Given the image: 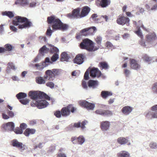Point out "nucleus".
Returning a JSON list of instances; mask_svg holds the SVG:
<instances>
[{"label": "nucleus", "instance_id": "44", "mask_svg": "<svg viewBox=\"0 0 157 157\" xmlns=\"http://www.w3.org/2000/svg\"><path fill=\"white\" fill-rule=\"evenodd\" d=\"M59 58V55L57 53L54 54L51 58L52 63L56 61Z\"/></svg>", "mask_w": 157, "mask_h": 157}, {"label": "nucleus", "instance_id": "51", "mask_svg": "<svg viewBox=\"0 0 157 157\" xmlns=\"http://www.w3.org/2000/svg\"><path fill=\"white\" fill-rule=\"evenodd\" d=\"M48 65H45L44 63H43V62H42V63H40L39 66V67H38V70L41 71L43 70L45 67L48 66Z\"/></svg>", "mask_w": 157, "mask_h": 157}, {"label": "nucleus", "instance_id": "11", "mask_svg": "<svg viewBox=\"0 0 157 157\" xmlns=\"http://www.w3.org/2000/svg\"><path fill=\"white\" fill-rule=\"evenodd\" d=\"M110 0H97L96 1L97 6L102 8L107 7L110 4Z\"/></svg>", "mask_w": 157, "mask_h": 157}, {"label": "nucleus", "instance_id": "24", "mask_svg": "<svg viewBox=\"0 0 157 157\" xmlns=\"http://www.w3.org/2000/svg\"><path fill=\"white\" fill-rule=\"evenodd\" d=\"M36 130L34 129L27 128L24 132V134L26 136H28L30 134H33L35 132Z\"/></svg>", "mask_w": 157, "mask_h": 157}, {"label": "nucleus", "instance_id": "48", "mask_svg": "<svg viewBox=\"0 0 157 157\" xmlns=\"http://www.w3.org/2000/svg\"><path fill=\"white\" fill-rule=\"evenodd\" d=\"M48 46H50L51 47V48L50 49H58V48H57L55 47H54L53 46H52L51 44H47L46 45H44L42 47L40 48V49H49V48H47V47Z\"/></svg>", "mask_w": 157, "mask_h": 157}, {"label": "nucleus", "instance_id": "13", "mask_svg": "<svg viewBox=\"0 0 157 157\" xmlns=\"http://www.w3.org/2000/svg\"><path fill=\"white\" fill-rule=\"evenodd\" d=\"M101 75V73L98 68L94 67L91 71L90 76L94 78L95 77L98 78Z\"/></svg>", "mask_w": 157, "mask_h": 157}, {"label": "nucleus", "instance_id": "5", "mask_svg": "<svg viewBox=\"0 0 157 157\" xmlns=\"http://www.w3.org/2000/svg\"><path fill=\"white\" fill-rule=\"evenodd\" d=\"M40 99L36 100L34 103V104L39 109H42L46 107L49 105V103L45 100Z\"/></svg>", "mask_w": 157, "mask_h": 157}, {"label": "nucleus", "instance_id": "37", "mask_svg": "<svg viewBox=\"0 0 157 157\" xmlns=\"http://www.w3.org/2000/svg\"><path fill=\"white\" fill-rule=\"evenodd\" d=\"M139 43L141 46L145 47L147 48L150 47V45L148 44V43L147 41L146 42H144L143 38L142 39L141 38L140 40L139 41Z\"/></svg>", "mask_w": 157, "mask_h": 157}, {"label": "nucleus", "instance_id": "18", "mask_svg": "<svg viewBox=\"0 0 157 157\" xmlns=\"http://www.w3.org/2000/svg\"><path fill=\"white\" fill-rule=\"evenodd\" d=\"M110 127V122L108 121H102L101 123V127L103 131H107Z\"/></svg>", "mask_w": 157, "mask_h": 157}, {"label": "nucleus", "instance_id": "54", "mask_svg": "<svg viewBox=\"0 0 157 157\" xmlns=\"http://www.w3.org/2000/svg\"><path fill=\"white\" fill-rule=\"evenodd\" d=\"M98 16V15L97 14L94 13L92 15L91 18H92L93 20L95 22H98V19L97 18Z\"/></svg>", "mask_w": 157, "mask_h": 157}, {"label": "nucleus", "instance_id": "33", "mask_svg": "<svg viewBox=\"0 0 157 157\" xmlns=\"http://www.w3.org/2000/svg\"><path fill=\"white\" fill-rule=\"evenodd\" d=\"M2 14L3 16H7L10 18H12L14 16L13 13L10 11L3 12H2Z\"/></svg>", "mask_w": 157, "mask_h": 157}, {"label": "nucleus", "instance_id": "1", "mask_svg": "<svg viewBox=\"0 0 157 157\" xmlns=\"http://www.w3.org/2000/svg\"><path fill=\"white\" fill-rule=\"evenodd\" d=\"M15 18L13 21V24L15 25H18L19 29H26L30 26L31 23L26 17L18 16Z\"/></svg>", "mask_w": 157, "mask_h": 157}, {"label": "nucleus", "instance_id": "15", "mask_svg": "<svg viewBox=\"0 0 157 157\" xmlns=\"http://www.w3.org/2000/svg\"><path fill=\"white\" fill-rule=\"evenodd\" d=\"M60 70L57 69H53L52 70H48L47 73H49V75L52 76L54 81L55 80L56 77L59 75L60 74Z\"/></svg>", "mask_w": 157, "mask_h": 157}, {"label": "nucleus", "instance_id": "43", "mask_svg": "<svg viewBox=\"0 0 157 157\" xmlns=\"http://www.w3.org/2000/svg\"><path fill=\"white\" fill-rule=\"evenodd\" d=\"M137 30L135 31V33L141 39H142L143 38V36L140 27L138 26L137 27Z\"/></svg>", "mask_w": 157, "mask_h": 157}, {"label": "nucleus", "instance_id": "30", "mask_svg": "<svg viewBox=\"0 0 157 157\" xmlns=\"http://www.w3.org/2000/svg\"><path fill=\"white\" fill-rule=\"evenodd\" d=\"M36 82L40 84H44L46 82L45 80L42 77L39 76L36 78Z\"/></svg>", "mask_w": 157, "mask_h": 157}, {"label": "nucleus", "instance_id": "41", "mask_svg": "<svg viewBox=\"0 0 157 157\" xmlns=\"http://www.w3.org/2000/svg\"><path fill=\"white\" fill-rule=\"evenodd\" d=\"M99 64L102 69H107L108 68V65L105 62H101L99 63Z\"/></svg>", "mask_w": 157, "mask_h": 157}, {"label": "nucleus", "instance_id": "10", "mask_svg": "<svg viewBox=\"0 0 157 157\" xmlns=\"http://www.w3.org/2000/svg\"><path fill=\"white\" fill-rule=\"evenodd\" d=\"M85 56L82 54L77 55L74 59L73 62L74 63L80 65L83 63Z\"/></svg>", "mask_w": 157, "mask_h": 157}, {"label": "nucleus", "instance_id": "28", "mask_svg": "<svg viewBox=\"0 0 157 157\" xmlns=\"http://www.w3.org/2000/svg\"><path fill=\"white\" fill-rule=\"evenodd\" d=\"M130 154L128 152L125 151H122L117 154L118 157H129Z\"/></svg>", "mask_w": 157, "mask_h": 157}, {"label": "nucleus", "instance_id": "62", "mask_svg": "<svg viewBox=\"0 0 157 157\" xmlns=\"http://www.w3.org/2000/svg\"><path fill=\"white\" fill-rule=\"evenodd\" d=\"M88 123L87 121L86 120L84 121H82V122H81V128L83 130L86 127L85 125L87 123Z\"/></svg>", "mask_w": 157, "mask_h": 157}, {"label": "nucleus", "instance_id": "9", "mask_svg": "<svg viewBox=\"0 0 157 157\" xmlns=\"http://www.w3.org/2000/svg\"><path fill=\"white\" fill-rule=\"evenodd\" d=\"M129 19L128 17L122 16H119L117 20V22L119 25H124L125 24H129Z\"/></svg>", "mask_w": 157, "mask_h": 157}, {"label": "nucleus", "instance_id": "2", "mask_svg": "<svg viewBox=\"0 0 157 157\" xmlns=\"http://www.w3.org/2000/svg\"><path fill=\"white\" fill-rule=\"evenodd\" d=\"M45 93L39 91L32 90L29 92V96L30 98L36 101V100L44 98Z\"/></svg>", "mask_w": 157, "mask_h": 157}, {"label": "nucleus", "instance_id": "55", "mask_svg": "<svg viewBox=\"0 0 157 157\" xmlns=\"http://www.w3.org/2000/svg\"><path fill=\"white\" fill-rule=\"evenodd\" d=\"M104 110H102L101 109H99L95 111V113L97 114L104 116Z\"/></svg>", "mask_w": 157, "mask_h": 157}, {"label": "nucleus", "instance_id": "50", "mask_svg": "<svg viewBox=\"0 0 157 157\" xmlns=\"http://www.w3.org/2000/svg\"><path fill=\"white\" fill-rule=\"evenodd\" d=\"M44 99H46L48 100H51V101L52 102H54L55 101V99L53 98H51L47 94L45 93L44 95Z\"/></svg>", "mask_w": 157, "mask_h": 157}, {"label": "nucleus", "instance_id": "12", "mask_svg": "<svg viewBox=\"0 0 157 157\" xmlns=\"http://www.w3.org/2000/svg\"><path fill=\"white\" fill-rule=\"evenodd\" d=\"M146 41L151 46V44L157 39L155 34L154 33H149L146 36Z\"/></svg>", "mask_w": 157, "mask_h": 157}, {"label": "nucleus", "instance_id": "32", "mask_svg": "<svg viewBox=\"0 0 157 157\" xmlns=\"http://www.w3.org/2000/svg\"><path fill=\"white\" fill-rule=\"evenodd\" d=\"M14 50H0V54H4L6 55H12Z\"/></svg>", "mask_w": 157, "mask_h": 157}, {"label": "nucleus", "instance_id": "31", "mask_svg": "<svg viewBox=\"0 0 157 157\" xmlns=\"http://www.w3.org/2000/svg\"><path fill=\"white\" fill-rule=\"evenodd\" d=\"M58 18L56 17L54 15H52L50 17H47V22L48 24H51L54 23L55 20Z\"/></svg>", "mask_w": 157, "mask_h": 157}, {"label": "nucleus", "instance_id": "19", "mask_svg": "<svg viewBox=\"0 0 157 157\" xmlns=\"http://www.w3.org/2000/svg\"><path fill=\"white\" fill-rule=\"evenodd\" d=\"M133 108L130 106H127L124 107L121 109L122 112L126 115H129L132 112Z\"/></svg>", "mask_w": 157, "mask_h": 157}, {"label": "nucleus", "instance_id": "21", "mask_svg": "<svg viewBox=\"0 0 157 157\" xmlns=\"http://www.w3.org/2000/svg\"><path fill=\"white\" fill-rule=\"evenodd\" d=\"M70 58V57L69 54L67 53V52H63L61 54V61L68 62L69 61V60Z\"/></svg>", "mask_w": 157, "mask_h": 157}, {"label": "nucleus", "instance_id": "53", "mask_svg": "<svg viewBox=\"0 0 157 157\" xmlns=\"http://www.w3.org/2000/svg\"><path fill=\"white\" fill-rule=\"evenodd\" d=\"M14 130V132L15 133L17 134H21L23 132L22 129H21L19 127L17 128Z\"/></svg>", "mask_w": 157, "mask_h": 157}, {"label": "nucleus", "instance_id": "38", "mask_svg": "<svg viewBox=\"0 0 157 157\" xmlns=\"http://www.w3.org/2000/svg\"><path fill=\"white\" fill-rule=\"evenodd\" d=\"M85 138L83 136H80L78 137L77 143L81 145H82L85 141Z\"/></svg>", "mask_w": 157, "mask_h": 157}, {"label": "nucleus", "instance_id": "63", "mask_svg": "<svg viewBox=\"0 0 157 157\" xmlns=\"http://www.w3.org/2000/svg\"><path fill=\"white\" fill-rule=\"evenodd\" d=\"M124 73L126 77H128L131 73L130 71L127 69H125L124 70Z\"/></svg>", "mask_w": 157, "mask_h": 157}, {"label": "nucleus", "instance_id": "58", "mask_svg": "<svg viewBox=\"0 0 157 157\" xmlns=\"http://www.w3.org/2000/svg\"><path fill=\"white\" fill-rule=\"evenodd\" d=\"M54 85L55 84L53 82H49L46 83V86L51 89L54 88Z\"/></svg>", "mask_w": 157, "mask_h": 157}, {"label": "nucleus", "instance_id": "61", "mask_svg": "<svg viewBox=\"0 0 157 157\" xmlns=\"http://www.w3.org/2000/svg\"><path fill=\"white\" fill-rule=\"evenodd\" d=\"M105 46L108 48H114L113 44L109 41H107L106 42Z\"/></svg>", "mask_w": 157, "mask_h": 157}, {"label": "nucleus", "instance_id": "4", "mask_svg": "<svg viewBox=\"0 0 157 157\" xmlns=\"http://www.w3.org/2000/svg\"><path fill=\"white\" fill-rule=\"evenodd\" d=\"M68 27L67 25L63 24L58 18L55 20L52 25V29L53 30H65L67 29Z\"/></svg>", "mask_w": 157, "mask_h": 157}, {"label": "nucleus", "instance_id": "20", "mask_svg": "<svg viewBox=\"0 0 157 157\" xmlns=\"http://www.w3.org/2000/svg\"><path fill=\"white\" fill-rule=\"evenodd\" d=\"M71 105H68L67 107L63 108L61 110L62 113V116L63 117H67L69 116L70 113V108Z\"/></svg>", "mask_w": 157, "mask_h": 157}, {"label": "nucleus", "instance_id": "42", "mask_svg": "<svg viewBox=\"0 0 157 157\" xmlns=\"http://www.w3.org/2000/svg\"><path fill=\"white\" fill-rule=\"evenodd\" d=\"M81 122L80 121L77 123H74L73 124H71L69 125V127L71 128H79L81 127Z\"/></svg>", "mask_w": 157, "mask_h": 157}, {"label": "nucleus", "instance_id": "64", "mask_svg": "<svg viewBox=\"0 0 157 157\" xmlns=\"http://www.w3.org/2000/svg\"><path fill=\"white\" fill-rule=\"evenodd\" d=\"M27 127V125L25 123H21L20 125V128L21 129H22V130L26 129Z\"/></svg>", "mask_w": 157, "mask_h": 157}, {"label": "nucleus", "instance_id": "29", "mask_svg": "<svg viewBox=\"0 0 157 157\" xmlns=\"http://www.w3.org/2000/svg\"><path fill=\"white\" fill-rule=\"evenodd\" d=\"M18 3L20 4L22 6H25L28 5L29 3V0H18L15 2V4H17Z\"/></svg>", "mask_w": 157, "mask_h": 157}, {"label": "nucleus", "instance_id": "7", "mask_svg": "<svg viewBox=\"0 0 157 157\" xmlns=\"http://www.w3.org/2000/svg\"><path fill=\"white\" fill-rule=\"evenodd\" d=\"M79 104L88 109L93 110L95 107V104L91 103L85 100L80 101H79Z\"/></svg>", "mask_w": 157, "mask_h": 157}, {"label": "nucleus", "instance_id": "60", "mask_svg": "<svg viewBox=\"0 0 157 157\" xmlns=\"http://www.w3.org/2000/svg\"><path fill=\"white\" fill-rule=\"evenodd\" d=\"M54 115L58 118H59L61 117V116L62 115V113L61 111H60L59 110L56 111L54 113Z\"/></svg>", "mask_w": 157, "mask_h": 157}, {"label": "nucleus", "instance_id": "16", "mask_svg": "<svg viewBox=\"0 0 157 157\" xmlns=\"http://www.w3.org/2000/svg\"><path fill=\"white\" fill-rule=\"evenodd\" d=\"M2 127L6 130L13 131L14 130L15 125L13 122H9L4 124Z\"/></svg>", "mask_w": 157, "mask_h": 157}, {"label": "nucleus", "instance_id": "49", "mask_svg": "<svg viewBox=\"0 0 157 157\" xmlns=\"http://www.w3.org/2000/svg\"><path fill=\"white\" fill-rule=\"evenodd\" d=\"M5 49L4 48L0 47V49H13L14 48H15L12 46V45L10 44H6L5 45Z\"/></svg>", "mask_w": 157, "mask_h": 157}, {"label": "nucleus", "instance_id": "25", "mask_svg": "<svg viewBox=\"0 0 157 157\" xmlns=\"http://www.w3.org/2000/svg\"><path fill=\"white\" fill-rule=\"evenodd\" d=\"M111 92L103 90L101 92V96L104 99H106L108 96L112 95Z\"/></svg>", "mask_w": 157, "mask_h": 157}, {"label": "nucleus", "instance_id": "52", "mask_svg": "<svg viewBox=\"0 0 157 157\" xmlns=\"http://www.w3.org/2000/svg\"><path fill=\"white\" fill-rule=\"evenodd\" d=\"M143 58L144 60L147 62H150L151 60V57H149L147 54L144 55L143 57Z\"/></svg>", "mask_w": 157, "mask_h": 157}, {"label": "nucleus", "instance_id": "35", "mask_svg": "<svg viewBox=\"0 0 157 157\" xmlns=\"http://www.w3.org/2000/svg\"><path fill=\"white\" fill-rule=\"evenodd\" d=\"M10 69L14 71L16 69V68L13 63H8V67H7V73H9L10 72Z\"/></svg>", "mask_w": 157, "mask_h": 157}, {"label": "nucleus", "instance_id": "39", "mask_svg": "<svg viewBox=\"0 0 157 157\" xmlns=\"http://www.w3.org/2000/svg\"><path fill=\"white\" fill-rule=\"evenodd\" d=\"M153 112L150 110L145 112L144 114H146L145 116L147 118L149 119H151L153 118Z\"/></svg>", "mask_w": 157, "mask_h": 157}, {"label": "nucleus", "instance_id": "40", "mask_svg": "<svg viewBox=\"0 0 157 157\" xmlns=\"http://www.w3.org/2000/svg\"><path fill=\"white\" fill-rule=\"evenodd\" d=\"M48 71V70H47L45 72V75L44 76V78H45V79H47L50 81H54L52 77V76L49 75V73H47V71Z\"/></svg>", "mask_w": 157, "mask_h": 157}, {"label": "nucleus", "instance_id": "46", "mask_svg": "<svg viewBox=\"0 0 157 157\" xmlns=\"http://www.w3.org/2000/svg\"><path fill=\"white\" fill-rule=\"evenodd\" d=\"M113 115V113L112 111L108 110H104V116L110 117Z\"/></svg>", "mask_w": 157, "mask_h": 157}, {"label": "nucleus", "instance_id": "45", "mask_svg": "<svg viewBox=\"0 0 157 157\" xmlns=\"http://www.w3.org/2000/svg\"><path fill=\"white\" fill-rule=\"evenodd\" d=\"M90 67H89L85 72L84 75V79L86 80H88L89 79V71L91 70Z\"/></svg>", "mask_w": 157, "mask_h": 157}, {"label": "nucleus", "instance_id": "8", "mask_svg": "<svg viewBox=\"0 0 157 157\" xmlns=\"http://www.w3.org/2000/svg\"><path fill=\"white\" fill-rule=\"evenodd\" d=\"M12 145L14 147L19 148L20 149L24 150L25 149V145L21 142H19L17 140L14 139L11 141Z\"/></svg>", "mask_w": 157, "mask_h": 157}, {"label": "nucleus", "instance_id": "34", "mask_svg": "<svg viewBox=\"0 0 157 157\" xmlns=\"http://www.w3.org/2000/svg\"><path fill=\"white\" fill-rule=\"evenodd\" d=\"M150 4L152 6L151 10H155L157 9V0H152L150 2Z\"/></svg>", "mask_w": 157, "mask_h": 157}, {"label": "nucleus", "instance_id": "47", "mask_svg": "<svg viewBox=\"0 0 157 157\" xmlns=\"http://www.w3.org/2000/svg\"><path fill=\"white\" fill-rule=\"evenodd\" d=\"M151 89L154 93L157 94V82L154 83L152 85Z\"/></svg>", "mask_w": 157, "mask_h": 157}, {"label": "nucleus", "instance_id": "26", "mask_svg": "<svg viewBox=\"0 0 157 157\" xmlns=\"http://www.w3.org/2000/svg\"><path fill=\"white\" fill-rule=\"evenodd\" d=\"M27 96V94L26 93L24 92H21L17 94L16 95V97L20 101L21 99L22 100L24 99Z\"/></svg>", "mask_w": 157, "mask_h": 157}, {"label": "nucleus", "instance_id": "3", "mask_svg": "<svg viewBox=\"0 0 157 157\" xmlns=\"http://www.w3.org/2000/svg\"><path fill=\"white\" fill-rule=\"evenodd\" d=\"M80 47L84 49H94V43L90 40L86 38L82 40L80 44Z\"/></svg>", "mask_w": 157, "mask_h": 157}, {"label": "nucleus", "instance_id": "56", "mask_svg": "<svg viewBox=\"0 0 157 157\" xmlns=\"http://www.w3.org/2000/svg\"><path fill=\"white\" fill-rule=\"evenodd\" d=\"M43 63H44L45 65H48V63H49L50 64H52V63L51 62V60H50V58L48 57H46L44 61H43Z\"/></svg>", "mask_w": 157, "mask_h": 157}, {"label": "nucleus", "instance_id": "6", "mask_svg": "<svg viewBox=\"0 0 157 157\" xmlns=\"http://www.w3.org/2000/svg\"><path fill=\"white\" fill-rule=\"evenodd\" d=\"M91 29H92L94 31L96 30V29L95 26H92L91 27L85 28L81 30L80 33H79V34L78 35H77L76 36V39H80L81 37L82 36H87L88 34H87L86 32Z\"/></svg>", "mask_w": 157, "mask_h": 157}, {"label": "nucleus", "instance_id": "23", "mask_svg": "<svg viewBox=\"0 0 157 157\" xmlns=\"http://www.w3.org/2000/svg\"><path fill=\"white\" fill-rule=\"evenodd\" d=\"M39 50V54H38L36 57L33 61V63H36L38 60V57L39 56H44V54L46 53L48 50ZM51 51L52 50H50Z\"/></svg>", "mask_w": 157, "mask_h": 157}, {"label": "nucleus", "instance_id": "27", "mask_svg": "<svg viewBox=\"0 0 157 157\" xmlns=\"http://www.w3.org/2000/svg\"><path fill=\"white\" fill-rule=\"evenodd\" d=\"M128 140L124 137H120L117 139V142L121 145H124L128 143Z\"/></svg>", "mask_w": 157, "mask_h": 157}, {"label": "nucleus", "instance_id": "14", "mask_svg": "<svg viewBox=\"0 0 157 157\" xmlns=\"http://www.w3.org/2000/svg\"><path fill=\"white\" fill-rule=\"evenodd\" d=\"M131 68L133 69L138 70L140 68V65L137 61L134 59H129Z\"/></svg>", "mask_w": 157, "mask_h": 157}, {"label": "nucleus", "instance_id": "36", "mask_svg": "<svg viewBox=\"0 0 157 157\" xmlns=\"http://www.w3.org/2000/svg\"><path fill=\"white\" fill-rule=\"evenodd\" d=\"M80 11V9L78 8L73 10L72 13L74 18H78V17H80V15H79Z\"/></svg>", "mask_w": 157, "mask_h": 157}, {"label": "nucleus", "instance_id": "17", "mask_svg": "<svg viewBox=\"0 0 157 157\" xmlns=\"http://www.w3.org/2000/svg\"><path fill=\"white\" fill-rule=\"evenodd\" d=\"M88 85L89 87L95 89L98 86V82L97 80L90 79L88 82Z\"/></svg>", "mask_w": 157, "mask_h": 157}, {"label": "nucleus", "instance_id": "57", "mask_svg": "<svg viewBox=\"0 0 157 157\" xmlns=\"http://www.w3.org/2000/svg\"><path fill=\"white\" fill-rule=\"evenodd\" d=\"M19 101L22 104L26 105L29 102V100L28 99H23L22 100L21 99Z\"/></svg>", "mask_w": 157, "mask_h": 157}, {"label": "nucleus", "instance_id": "22", "mask_svg": "<svg viewBox=\"0 0 157 157\" xmlns=\"http://www.w3.org/2000/svg\"><path fill=\"white\" fill-rule=\"evenodd\" d=\"M90 11V9L88 6L84 7L81 13L80 18L84 17L86 16L89 13Z\"/></svg>", "mask_w": 157, "mask_h": 157}, {"label": "nucleus", "instance_id": "59", "mask_svg": "<svg viewBox=\"0 0 157 157\" xmlns=\"http://www.w3.org/2000/svg\"><path fill=\"white\" fill-rule=\"evenodd\" d=\"M150 147L152 149H155L157 148V143L152 142L149 145Z\"/></svg>", "mask_w": 157, "mask_h": 157}]
</instances>
